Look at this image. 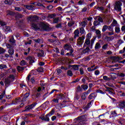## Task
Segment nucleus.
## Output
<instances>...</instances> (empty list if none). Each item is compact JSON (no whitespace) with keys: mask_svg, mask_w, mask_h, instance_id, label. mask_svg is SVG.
Returning <instances> with one entry per match:
<instances>
[{"mask_svg":"<svg viewBox=\"0 0 125 125\" xmlns=\"http://www.w3.org/2000/svg\"><path fill=\"white\" fill-rule=\"evenodd\" d=\"M112 115H113V117H117V113L114 111H112L111 112Z\"/></svg>","mask_w":125,"mask_h":125,"instance_id":"49","label":"nucleus"},{"mask_svg":"<svg viewBox=\"0 0 125 125\" xmlns=\"http://www.w3.org/2000/svg\"><path fill=\"white\" fill-rule=\"evenodd\" d=\"M80 33L81 34H84V29L83 27L80 28Z\"/></svg>","mask_w":125,"mask_h":125,"instance_id":"47","label":"nucleus"},{"mask_svg":"<svg viewBox=\"0 0 125 125\" xmlns=\"http://www.w3.org/2000/svg\"><path fill=\"white\" fill-rule=\"evenodd\" d=\"M35 106H36V105L32 104H31L27 106H26L25 111H29V110H31L32 109H33V108H34V107H35Z\"/></svg>","mask_w":125,"mask_h":125,"instance_id":"8","label":"nucleus"},{"mask_svg":"<svg viewBox=\"0 0 125 125\" xmlns=\"http://www.w3.org/2000/svg\"><path fill=\"white\" fill-rule=\"evenodd\" d=\"M74 38L76 39V38H77V37H79V35H80V32L79 31V29H77L74 32Z\"/></svg>","mask_w":125,"mask_h":125,"instance_id":"13","label":"nucleus"},{"mask_svg":"<svg viewBox=\"0 0 125 125\" xmlns=\"http://www.w3.org/2000/svg\"><path fill=\"white\" fill-rule=\"evenodd\" d=\"M119 76L120 77H125V74L124 73H120Z\"/></svg>","mask_w":125,"mask_h":125,"instance_id":"63","label":"nucleus"},{"mask_svg":"<svg viewBox=\"0 0 125 125\" xmlns=\"http://www.w3.org/2000/svg\"><path fill=\"white\" fill-rule=\"evenodd\" d=\"M123 58L120 57H115L113 58V62H119V61H121L122 60Z\"/></svg>","mask_w":125,"mask_h":125,"instance_id":"9","label":"nucleus"},{"mask_svg":"<svg viewBox=\"0 0 125 125\" xmlns=\"http://www.w3.org/2000/svg\"><path fill=\"white\" fill-rule=\"evenodd\" d=\"M44 55V53L43 52V51L42 50L38 54V57H42Z\"/></svg>","mask_w":125,"mask_h":125,"instance_id":"22","label":"nucleus"},{"mask_svg":"<svg viewBox=\"0 0 125 125\" xmlns=\"http://www.w3.org/2000/svg\"><path fill=\"white\" fill-rule=\"evenodd\" d=\"M121 30L122 31H125V25L123 26L121 28Z\"/></svg>","mask_w":125,"mask_h":125,"instance_id":"64","label":"nucleus"},{"mask_svg":"<svg viewBox=\"0 0 125 125\" xmlns=\"http://www.w3.org/2000/svg\"><path fill=\"white\" fill-rule=\"evenodd\" d=\"M35 19H36V18L34 17H27V21H31V22H33V21H35Z\"/></svg>","mask_w":125,"mask_h":125,"instance_id":"14","label":"nucleus"},{"mask_svg":"<svg viewBox=\"0 0 125 125\" xmlns=\"http://www.w3.org/2000/svg\"><path fill=\"white\" fill-rule=\"evenodd\" d=\"M115 33H117V34H119V33L121 32V28H120V25H117V26H115Z\"/></svg>","mask_w":125,"mask_h":125,"instance_id":"12","label":"nucleus"},{"mask_svg":"<svg viewBox=\"0 0 125 125\" xmlns=\"http://www.w3.org/2000/svg\"><path fill=\"white\" fill-rule=\"evenodd\" d=\"M17 69L18 71H19V72H21V71H23V70H24L23 67H22L20 66H18L17 67Z\"/></svg>","mask_w":125,"mask_h":125,"instance_id":"31","label":"nucleus"},{"mask_svg":"<svg viewBox=\"0 0 125 125\" xmlns=\"http://www.w3.org/2000/svg\"><path fill=\"white\" fill-rule=\"evenodd\" d=\"M118 83H121V84L125 85V82H118Z\"/></svg>","mask_w":125,"mask_h":125,"instance_id":"62","label":"nucleus"},{"mask_svg":"<svg viewBox=\"0 0 125 125\" xmlns=\"http://www.w3.org/2000/svg\"><path fill=\"white\" fill-rule=\"evenodd\" d=\"M123 5V4H122V2L121 1H117L115 3V6H114V9L115 10H117V11H121L122 10V6Z\"/></svg>","mask_w":125,"mask_h":125,"instance_id":"3","label":"nucleus"},{"mask_svg":"<svg viewBox=\"0 0 125 125\" xmlns=\"http://www.w3.org/2000/svg\"><path fill=\"white\" fill-rule=\"evenodd\" d=\"M81 87L84 90H86L88 88V86L87 85H82Z\"/></svg>","mask_w":125,"mask_h":125,"instance_id":"25","label":"nucleus"},{"mask_svg":"<svg viewBox=\"0 0 125 125\" xmlns=\"http://www.w3.org/2000/svg\"><path fill=\"white\" fill-rule=\"evenodd\" d=\"M96 35H98V36H101V32L99 30H96Z\"/></svg>","mask_w":125,"mask_h":125,"instance_id":"37","label":"nucleus"},{"mask_svg":"<svg viewBox=\"0 0 125 125\" xmlns=\"http://www.w3.org/2000/svg\"><path fill=\"white\" fill-rule=\"evenodd\" d=\"M20 65H21V66H25V65H26V62L25 60L21 61L20 62Z\"/></svg>","mask_w":125,"mask_h":125,"instance_id":"32","label":"nucleus"},{"mask_svg":"<svg viewBox=\"0 0 125 125\" xmlns=\"http://www.w3.org/2000/svg\"><path fill=\"white\" fill-rule=\"evenodd\" d=\"M30 82L32 83H35V78L34 77H32L31 79L30 80Z\"/></svg>","mask_w":125,"mask_h":125,"instance_id":"59","label":"nucleus"},{"mask_svg":"<svg viewBox=\"0 0 125 125\" xmlns=\"http://www.w3.org/2000/svg\"><path fill=\"white\" fill-rule=\"evenodd\" d=\"M86 24L87 23L86 21H83L81 23L82 27H85V26H86Z\"/></svg>","mask_w":125,"mask_h":125,"instance_id":"44","label":"nucleus"},{"mask_svg":"<svg viewBox=\"0 0 125 125\" xmlns=\"http://www.w3.org/2000/svg\"><path fill=\"white\" fill-rule=\"evenodd\" d=\"M94 26H97V25H99V22L97 21H95L94 22Z\"/></svg>","mask_w":125,"mask_h":125,"instance_id":"50","label":"nucleus"},{"mask_svg":"<svg viewBox=\"0 0 125 125\" xmlns=\"http://www.w3.org/2000/svg\"><path fill=\"white\" fill-rule=\"evenodd\" d=\"M31 76L32 75L30 74V75H29L26 78V81L27 82V83H29V82H30V79H31Z\"/></svg>","mask_w":125,"mask_h":125,"instance_id":"39","label":"nucleus"},{"mask_svg":"<svg viewBox=\"0 0 125 125\" xmlns=\"http://www.w3.org/2000/svg\"><path fill=\"white\" fill-rule=\"evenodd\" d=\"M4 96H5V91H4L0 95V100H1V99L4 97Z\"/></svg>","mask_w":125,"mask_h":125,"instance_id":"23","label":"nucleus"},{"mask_svg":"<svg viewBox=\"0 0 125 125\" xmlns=\"http://www.w3.org/2000/svg\"><path fill=\"white\" fill-rule=\"evenodd\" d=\"M67 75H68V76H69L70 77H72V76H73V72H72V71H71V70H68L67 71Z\"/></svg>","mask_w":125,"mask_h":125,"instance_id":"34","label":"nucleus"},{"mask_svg":"<svg viewBox=\"0 0 125 125\" xmlns=\"http://www.w3.org/2000/svg\"><path fill=\"white\" fill-rule=\"evenodd\" d=\"M10 42H11L12 43H15V40H14V38H12L10 40Z\"/></svg>","mask_w":125,"mask_h":125,"instance_id":"48","label":"nucleus"},{"mask_svg":"<svg viewBox=\"0 0 125 125\" xmlns=\"http://www.w3.org/2000/svg\"><path fill=\"white\" fill-rule=\"evenodd\" d=\"M119 106L120 107V108H125V102H122L121 103H120L119 104Z\"/></svg>","mask_w":125,"mask_h":125,"instance_id":"15","label":"nucleus"},{"mask_svg":"<svg viewBox=\"0 0 125 125\" xmlns=\"http://www.w3.org/2000/svg\"><path fill=\"white\" fill-rule=\"evenodd\" d=\"M73 25H74V22H70L68 23V25L69 26V27H72Z\"/></svg>","mask_w":125,"mask_h":125,"instance_id":"54","label":"nucleus"},{"mask_svg":"<svg viewBox=\"0 0 125 125\" xmlns=\"http://www.w3.org/2000/svg\"><path fill=\"white\" fill-rule=\"evenodd\" d=\"M22 17H23V16L20 14H17L15 16L16 19H19V18H22Z\"/></svg>","mask_w":125,"mask_h":125,"instance_id":"28","label":"nucleus"},{"mask_svg":"<svg viewBox=\"0 0 125 125\" xmlns=\"http://www.w3.org/2000/svg\"><path fill=\"white\" fill-rule=\"evenodd\" d=\"M83 0H80L78 2V4H80V5H82V4H83Z\"/></svg>","mask_w":125,"mask_h":125,"instance_id":"55","label":"nucleus"},{"mask_svg":"<svg viewBox=\"0 0 125 125\" xmlns=\"http://www.w3.org/2000/svg\"><path fill=\"white\" fill-rule=\"evenodd\" d=\"M94 98H95V93H91L89 96V99H94Z\"/></svg>","mask_w":125,"mask_h":125,"instance_id":"17","label":"nucleus"},{"mask_svg":"<svg viewBox=\"0 0 125 125\" xmlns=\"http://www.w3.org/2000/svg\"><path fill=\"white\" fill-rule=\"evenodd\" d=\"M108 47V44H104L102 47L103 49H107Z\"/></svg>","mask_w":125,"mask_h":125,"instance_id":"42","label":"nucleus"},{"mask_svg":"<svg viewBox=\"0 0 125 125\" xmlns=\"http://www.w3.org/2000/svg\"><path fill=\"white\" fill-rule=\"evenodd\" d=\"M29 97V93H26L22 100H21L22 102H24V101H26V98H28Z\"/></svg>","mask_w":125,"mask_h":125,"instance_id":"18","label":"nucleus"},{"mask_svg":"<svg viewBox=\"0 0 125 125\" xmlns=\"http://www.w3.org/2000/svg\"><path fill=\"white\" fill-rule=\"evenodd\" d=\"M0 24L1 25V26H5V25H6V23H5L3 21H0Z\"/></svg>","mask_w":125,"mask_h":125,"instance_id":"45","label":"nucleus"},{"mask_svg":"<svg viewBox=\"0 0 125 125\" xmlns=\"http://www.w3.org/2000/svg\"><path fill=\"white\" fill-rule=\"evenodd\" d=\"M53 101L54 102H55V103H58V102H59L58 99H54L53 100Z\"/></svg>","mask_w":125,"mask_h":125,"instance_id":"58","label":"nucleus"},{"mask_svg":"<svg viewBox=\"0 0 125 125\" xmlns=\"http://www.w3.org/2000/svg\"><path fill=\"white\" fill-rule=\"evenodd\" d=\"M31 26L32 28L34 30H39V29L43 30V31H48L49 30L48 24L43 22H41L40 24H38L33 23Z\"/></svg>","mask_w":125,"mask_h":125,"instance_id":"1","label":"nucleus"},{"mask_svg":"<svg viewBox=\"0 0 125 125\" xmlns=\"http://www.w3.org/2000/svg\"><path fill=\"white\" fill-rule=\"evenodd\" d=\"M122 43H124V41L122 40H119L118 42H117V44L118 45H117V47H119V46H120V45H121V44H122Z\"/></svg>","mask_w":125,"mask_h":125,"instance_id":"21","label":"nucleus"},{"mask_svg":"<svg viewBox=\"0 0 125 125\" xmlns=\"http://www.w3.org/2000/svg\"><path fill=\"white\" fill-rule=\"evenodd\" d=\"M98 10H100V11L102 10H104V7H98L97 8Z\"/></svg>","mask_w":125,"mask_h":125,"instance_id":"51","label":"nucleus"},{"mask_svg":"<svg viewBox=\"0 0 125 125\" xmlns=\"http://www.w3.org/2000/svg\"><path fill=\"white\" fill-rule=\"evenodd\" d=\"M95 70H96V68H91V67H88L87 68V70L88 72H92V71H94Z\"/></svg>","mask_w":125,"mask_h":125,"instance_id":"35","label":"nucleus"},{"mask_svg":"<svg viewBox=\"0 0 125 125\" xmlns=\"http://www.w3.org/2000/svg\"><path fill=\"white\" fill-rule=\"evenodd\" d=\"M107 29H108V26L106 25H104L102 29V32H105L107 30Z\"/></svg>","mask_w":125,"mask_h":125,"instance_id":"29","label":"nucleus"},{"mask_svg":"<svg viewBox=\"0 0 125 125\" xmlns=\"http://www.w3.org/2000/svg\"><path fill=\"white\" fill-rule=\"evenodd\" d=\"M7 48H9L8 50V53L10 55H13L14 54V50L12 48V45L8 44L6 45Z\"/></svg>","mask_w":125,"mask_h":125,"instance_id":"4","label":"nucleus"},{"mask_svg":"<svg viewBox=\"0 0 125 125\" xmlns=\"http://www.w3.org/2000/svg\"><path fill=\"white\" fill-rule=\"evenodd\" d=\"M7 66L5 64H0V69H6Z\"/></svg>","mask_w":125,"mask_h":125,"instance_id":"33","label":"nucleus"},{"mask_svg":"<svg viewBox=\"0 0 125 125\" xmlns=\"http://www.w3.org/2000/svg\"><path fill=\"white\" fill-rule=\"evenodd\" d=\"M84 36L79 37L77 40V44H78V45H82L83 43V41H84Z\"/></svg>","mask_w":125,"mask_h":125,"instance_id":"5","label":"nucleus"},{"mask_svg":"<svg viewBox=\"0 0 125 125\" xmlns=\"http://www.w3.org/2000/svg\"><path fill=\"white\" fill-rule=\"evenodd\" d=\"M14 75H11L8 78L5 79V85L6 86L8 84H10V83L14 81Z\"/></svg>","mask_w":125,"mask_h":125,"instance_id":"2","label":"nucleus"},{"mask_svg":"<svg viewBox=\"0 0 125 125\" xmlns=\"http://www.w3.org/2000/svg\"><path fill=\"white\" fill-rule=\"evenodd\" d=\"M112 25L114 27H116L117 26L120 25L119 24H118V22H117V21L115 20H113Z\"/></svg>","mask_w":125,"mask_h":125,"instance_id":"16","label":"nucleus"},{"mask_svg":"<svg viewBox=\"0 0 125 125\" xmlns=\"http://www.w3.org/2000/svg\"><path fill=\"white\" fill-rule=\"evenodd\" d=\"M57 97L58 99H64V98H65V95H64L63 94H61L58 95Z\"/></svg>","mask_w":125,"mask_h":125,"instance_id":"19","label":"nucleus"},{"mask_svg":"<svg viewBox=\"0 0 125 125\" xmlns=\"http://www.w3.org/2000/svg\"><path fill=\"white\" fill-rule=\"evenodd\" d=\"M58 21H59V20L58 19H57V18L54 19L53 20V22L55 23H58Z\"/></svg>","mask_w":125,"mask_h":125,"instance_id":"53","label":"nucleus"},{"mask_svg":"<svg viewBox=\"0 0 125 125\" xmlns=\"http://www.w3.org/2000/svg\"><path fill=\"white\" fill-rule=\"evenodd\" d=\"M34 42H38V43H41L42 42V40H40V39H38L37 40H34Z\"/></svg>","mask_w":125,"mask_h":125,"instance_id":"43","label":"nucleus"},{"mask_svg":"<svg viewBox=\"0 0 125 125\" xmlns=\"http://www.w3.org/2000/svg\"><path fill=\"white\" fill-rule=\"evenodd\" d=\"M5 32H11V29H10V27L5 26Z\"/></svg>","mask_w":125,"mask_h":125,"instance_id":"27","label":"nucleus"},{"mask_svg":"<svg viewBox=\"0 0 125 125\" xmlns=\"http://www.w3.org/2000/svg\"><path fill=\"white\" fill-rule=\"evenodd\" d=\"M88 44H90V41L89 40V39H86L84 43L83 47H85V46H86V45H88Z\"/></svg>","mask_w":125,"mask_h":125,"instance_id":"11","label":"nucleus"},{"mask_svg":"<svg viewBox=\"0 0 125 125\" xmlns=\"http://www.w3.org/2000/svg\"><path fill=\"white\" fill-rule=\"evenodd\" d=\"M5 52V50H4L3 48L0 47V53H4Z\"/></svg>","mask_w":125,"mask_h":125,"instance_id":"46","label":"nucleus"},{"mask_svg":"<svg viewBox=\"0 0 125 125\" xmlns=\"http://www.w3.org/2000/svg\"><path fill=\"white\" fill-rule=\"evenodd\" d=\"M71 67H72L74 70H79V66L77 65H71Z\"/></svg>","mask_w":125,"mask_h":125,"instance_id":"30","label":"nucleus"},{"mask_svg":"<svg viewBox=\"0 0 125 125\" xmlns=\"http://www.w3.org/2000/svg\"><path fill=\"white\" fill-rule=\"evenodd\" d=\"M30 50H31V49L30 48H28V52H24V55H28V53H29V52H30Z\"/></svg>","mask_w":125,"mask_h":125,"instance_id":"56","label":"nucleus"},{"mask_svg":"<svg viewBox=\"0 0 125 125\" xmlns=\"http://www.w3.org/2000/svg\"><path fill=\"white\" fill-rule=\"evenodd\" d=\"M103 79L105 81H110L111 79H109V78H108V77H107L106 76H103Z\"/></svg>","mask_w":125,"mask_h":125,"instance_id":"40","label":"nucleus"},{"mask_svg":"<svg viewBox=\"0 0 125 125\" xmlns=\"http://www.w3.org/2000/svg\"><path fill=\"white\" fill-rule=\"evenodd\" d=\"M85 119H84V116H81L77 118V123H81L83 122Z\"/></svg>","mask_w":125,"mask_h":125,"instance_id":"10","label":"nucleus"},{"mask_svg":"<svg viewBox=\"0 0 125 125\" xmlns=\"http://www.w3.org/2000/svg\"><path fill=\"white\" fill-rule=\"evenodd\" d=\"M54 112H55L54 109H52V110L50 112V113L47 114L46 116H49V117H50V116H52V115L54 114Z\"/></svg>","mask_w":125,"mask_h":125,"instance_id":"24","label":"nucleus"},{"mask_svg":"<svg viewBox=\"0 0 125 125\" xmlns=\"http://www.w3.org/2000/svg\"><path fill=\"white\" fill-rule=\"evenodd\" d=\"M62 72V70H61V69H58L57 70L58 75H59V74H61Z\"/></svg>","mask_w":125,"mask_h":125,"instance_id":"61","label":"nucleus"},{"mask_svg":"<svg viewBox=\"0 0 125 125\" xmlns=\"http://www.w3.org/2000/svg\"><path fill=\"white\" fill-rule=\"evenodd\" d=\"M101 48V46L100 45V43L97 42L95 46V49H99V48Z\"/></svg>","mask_w":125,"mask_h":125,"instance_id":"20","label":"nucleus"},{"mask_svg":"<svg viewBox=\"0 0 125 125\" xmlns=\"http://www.w3.org/2000/svg\"><path fill=\"white\" fill-rule=\"evenodd\" d=\"M15 9L17 10V11H22V10L23 9L22 8L20 7H15Z\"/></svg>","mask_w":125,"mask_h":125,"instance_id":"41","label":"nucleus"},{"mask_svg":"<svg viewBox=\"0 0 125 125\" xmlns=\"http://www.w3.org/2000/svg\"><path fill=\"white\" fill-rule=\"evenodd\" d=\"M85 95H87V94L86 93H84L82 94V98L83 100H85L86 98V96Z\"/></svg>","mask_w":125,"mask_h":125,"instance_id":"26","label":"nucleus"},{"mask_svg":"<svg viewBox=\"0 0 125 125\" xmlns=\"http://www.w3.org/2000/svg\"><path fill=\"white\" fill-rule=\"evenodd\" d=\"M99 74H100V72L98 70H97L95 72V75L96 76H98V75H99Z\"/></svg>","mask_w":125,"mask_h":125,"instance_id":"60","label":"nucleus"},{"mask_svg":"<svg viewBox=\"0 0 125 125\" xmlns=\"http://www.w3.org/2000/svg\"><path fill=\"white\" fill-rule=\"evenodd\" d=\"M26 60L29 61L30 64H33L35 62V58L30 56L26 58Z\"/></svg>","mask_w":125,"mask_h":125,"instance_id":"7","label":"nucleus"},{"mask_svg":"<svg viewBox=\"0 0 125 125\" xmlns=\"http://www.w3.org/2000/svg\"><path fill=\"white\" fill-rule=\"evenodd\" d=\"M19 102H20V99H16L14 101V104H18L19 103Z\"/></svg>","mask_w":125,"mask_h":125,"instance_id":"38","label":"nucleus"},{"mask_svg":"<svg viewBox=\"0 0 125 125\" xmlns=\"http://www.w3.org/2000/svg\"><path fill=\"white\" fill-rule=\"evenodd\" d=\"M108 29L110 32H114V30L111 26H108Z\"/></svg>","mask_w":125,"mask_h":125,"instance_id":"57","label":"nucleus"},{"mask_svg":"<svg viewBox=\"0 0 125 125\" xmlns=\"http://www.w3.org/2000/svg\"><path fill=\"white\" fill-rule=\"evenodd\" d=\"M14 14V13H13V12H12V11H8L7 12V15H13Z\"/></svg>","mask_w":125,"mask_h":125,"instance_id":"36","label":"nucleus"},{"mask_svg":"<svg viewBox=\"0 0 125 125\" xmlns=\"http://www.w3.org/2000/svg\"><path fill=\"white\" fill-rule=\"evenodd\" d=\"M81 75H83V68H80L79 70Z\"/></svg>","mask_w":125,"mask_h":125,"instance_id":"52","label":"nucleus"},{"mask_svg":"<svg viewBox=\"0 0 125 125\" xmlns=\"http://www.w3.org/2000/svg\"><path fill=\"white\" fill-rule=\"evenodd\" d=\"M64 49L65 50H70V53L72 54L73 52H74V51H73V49H72V46L70 45L66 44L64 46Z\"/></svg>","mask_w":125,"mask_h":125,"instance_id":"6","label":"nucleus"}]
</instances>
